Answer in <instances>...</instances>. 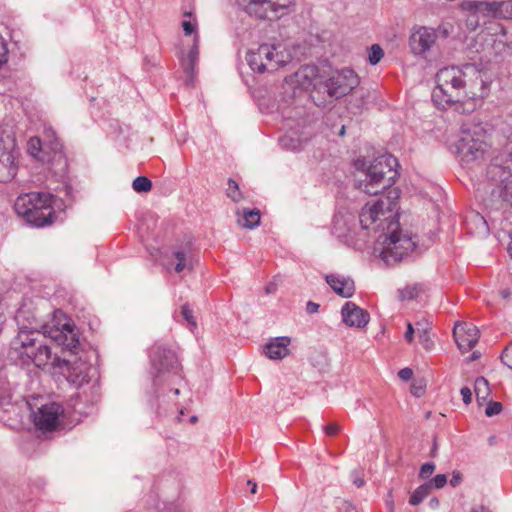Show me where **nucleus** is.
Listing matches in <instances>:
<instances>
[{
  "instance_id": "13",
  "label": "nucleus",
  "mask_w": 512,
  "mask_h": 512,
  "mask_svg": "<svg viewBox=\"0 0 512 512\" xmlns=\"http://www.w3.org/2000/svg\"><path fill=\"white\" fill-rule=\"evenodd\" d=\"M293 0H241L244 10L259 19H275L286 14Z\"/></svg>"
},
{
  "instance_id": "3",
  "label": "nucleus",
  "mask_w": 512,
  "mask_h": 512,
  "mask_svg": "<svg viewBox=\"0 0 512 512\" xmlns=\"http://www.w3.org/2000/svg\"><path fill=\"white\" fill-rule=\"evenodd\" d=\"M397 164V159L390 154L380 155L372 161L357 157L353 161L356 188L365 194L377 195L395 182Z\"/></svg>"
},
{
  "instance_id": "25",
  "label": "nucleus",
  "mask_w": 512,
  "mask_h": 512,
  "mask_svg": "<svg viewBox=\"0 0 512 512\" xmlns=\"http://www.w3.org/2000/svg\"><path fill=\"white\" fill-rule=\"evenodd\" d=\"M416 330L419 335V339L422 342L425 349L429 350L432 347V341L428 336L430 330V323L426 319H422L416 322Z\"/></svg>"
},
{
  "instance_id": "5",
  "label": "nucleus",
  "mask_w": 512,
  "mask_h": 512,
  "mask_svg": "<svg viewBox=\"0 0 512 512\" xmlns=\"http://www.w3.org/2000/svg\"><path fill=\"white\" fill-rule=\"evenodd\" d=\"M54 201L50 193H23L17 197L14 209L26 223L35 227H44L54 222Z\"/></svg>"
},
{
  "instance_id": "8",
  "label": "nucleus",
  "mask_w": 512,
  "mask_h": 512,
  "mask_svg": "<svg viewBox=\"0 0 512 512\" xmlns=\"http://www.w3.org/2000/svg\"><path fill=\"white\" fill-rule=\"evenodd\" d=\"M250 68L258 73L273 72L292 60L291 52L282 44H262L246 55Z\"/></svg>"
},
{
  "instance_id": "57",
  "label": "nucleus",
  "mask_w": 512,
  "mask_h": 512,
  "mask_svg": "<svg viewBox=\"0 0 512 512\" xmlns=\"http://www.w3.org/2000/svg\"><path fill=\"white\" fill-rule=\"evenodd\" d=\"M248 485H251V493L255 494L257 491V484L255 482H252L251 480H248Z\"/></svg>"
},
{
  "instance_id": "17",
  "label": "nucleus",
  "mask_w": 512,
  "mask_h": 512,
  "mask_svg": "<svg viewBox=\"0 0 512 512\" xmlns=\"http://www.w3.org/2000/svg\"><path fill=\"white\" fill-rule=\"evenodd\" d=\"M182 27L185 35H191L195 33L192 48L190 49L187 56L182 57L180 60L184 71L188 75L193 76L199 58V36L196 33L197 23L195 20H184L182 22Z\"/></svg>"
},
{
  "instance_id": "53",
  "label": "nucleus",
  "mask_w": 512,
  "mask_h": 512,
  "mask_svg": "<svg viewBox=\"0 0 512 512\" xmlns=\"http://www.w3.org/2000/svg\"><path fill=\"white\" fill-rule=\"evenodd\" d=\"M460 482H461V475H460V473H458V472L457 473H453V476L450 479L451 486L456 487V486H458L460 484Z\"/></svg>"
},
{
  "instance_id": "50",
  "label": "nucleus",
  "mask_w": 512,
  "mask_h": 512,
  "mask_svg": "<svg viewBox=\"0 0 512 512\" xmlns=\"http://www.w3.org/2000/svg\"><path fill=\"white\" fill-rule=\"evenodd\" d=\"M339 512H358L356 507L350 502H343L339 508Z\"/></svg>"
},
{
  "instance_id": "19",
  "label": "nucleus",
  "mask_w": 512,
  "mask_h": 512,
  "mask_svg": "<svg viewBox=\"0 0 512 512\" xmlns=\"http://www.w3.org/2000/svg\"><path fill=\"white\" fill-rule=\"evenodd\" d=\"M464 8L478 13L484 21L490 18L503 19L504 1H469Z\"/></svg>"
},
{
  "instance_id": "46",
  "label": "nucleus",
  "mask_w": 512,
  "mask_h": 512,
  "mask_svg": "<svg viewBox=\"0 0 512 512\" xmlns=\"http://www.w3.org/2000/svg\"><path fill=\"white\" fill-rule=\"evenodd\" d=\"M324 430H325V433L327 435L333 436V435H336L339 432L340 427L336 423H330V424L325 426Z\"/></svg>"
},
{
  "instance_id": "38",
  "label": "nucleus",
  "mask_w": 512,
  "mask_h": 512,
  "mask_svg": "<svg viewBox=\"0 0 512 512\" xmlns=\"http://www.w3.org/2000/svg\"><path fill=\"white\" fill-rule=\"evenodd\" d=\"M501 410H502L501 403L491 401L488 403V405L485 409V414L487 416L491 417V416L499 414L501 412Z\"/></svg>"
},
{
  "instance_id": "41",
  "label": "nucleus",
  "mask_w": 512,
  "mask_h": 512,
  "mask_svg": "<svg viewBox=\"0 0 512 512\" xmlns=\"http://www.w3.org/2000/svg\"><path fill=\"white\" fill-rule=\"evenodd\" d=\"M501 360L506 366L512 369V343L502 353Z\"/></svg>"
},
{
  "instance_id": "58",
  "label": "nucleus",
  "mask_w": 512,
  "mask_h": 512,
  "mask_svg": "<svg viewBox=\"0 0 512 512\" xmlns=\"http://www.w3.org/2000/svg\"><path fill=\"white\" fill-rule=\"evenodd\" d=\"M479 358V353L478 352H473L472 355L470 356V361H474L476 359Z\"/></svg>"
},
{
  "instance_id": "28",
  "label": "nucleus",
  "mask_w": 512,
  "mask_h": 512,
  "mask_svg": "<svg viewBox=\"0 0 512 512\" xmlns=\"http://www.w3.org/2000/svg\"><path fill=\"white\" fill-rule=\"evenodd\" d=\"M431 484L420 485L410 496L409 503L413 506L420 504L430 493Z\"/></svg>"
},
{
  "instance_id": "55",
  "label": "nucleus",
  "mask_w": 512,
  "mask_h": 512,
  "mask_svg": "<svg viewBox=\"0 0 512 512\" xmlns=\"http://www.w3.org/2000/svg\"><path fill=\"white\" fill-rule=\"evenodd\" d=\"M471 512H491L488 508L484 506H475L471 509Z\"/></svg>"
},
{
  "instance_id": "56",
  "label": "nucleus",
  "mask_w": 512,
  "mask_h": 512,
  "mask_svg": "<svg viewBox=\"0 0 512 512\" xmlns=\"http://www.w3.org/2000/svg\"><path fill=\"white\" fill-rule=\"evenodd\" d=\"M499 294H500V296H501L503 299H508V298L510 297L511 292H510V290H509V289L505 288V289L500 290V291H499Z\"/></svg>"
},
{
  "instance_id": "24",
  "label": "nucleus",
  "mask_w": 512,
  "mask_h": 512,
  "mask_svg": "<svg viewBox=\"0 0 512 512\" xmlns=\"http://www.w3.org/2000/svg\"><path fill=\"white\" fill-rule=\"evenodd\" d=\"M237 223L247 229H253L260 223V212L258 209H242L237 211Z\"/></svg>"
},
{
  "instance_id": "34",
  "label": "nucleus",
  "mask_w": 512,
  "mask_h": 512,
  "mask_svg": "<svg viewBox=\"0 0 512 512\" xmlns=\"http://www.w3.org/2000/svg\"><path fill=\"white\" fill-rule=\"evenodd\" d=\"M418 286H407L401 290H399V298L401 300H412L416 298L419 294Z\"/></svg>"
},
{
  "instance_id": "30",
  "label": "nucleus",
  "mask_w": 512,
  "mask_h": 512,
  "mask_svg": "<svg viewBox=\"0 0 512 512\" xmlns=\"http://www.w3.org/2000/svg\"><path fill=\"white\" fill-rule=\"evenodd\" d=\"M132 188L138 193L149 192L152 188V182L145 176H139L133 180Z\"/></svg>"
},
{
  "instance_id": "47",
  "label": "nucleus",
  "mask_w": 512,
  "mask_h": 512,
  "mask_svg": "<svg viewBox=\"0 0 512 512\" xmlns=\"http://www.w3.org/2000/svg\"><path fill=\"white\" fill-rule=\"evenodd\" d=\"M398 376L400 377V379L408 381L412 378L413 371L410 368H403L398 372Z\"/></svg>"
},
{
  "instance_id": "35",
  "label": "nucleus",
  "mask_w": 512,
  "mask_h": 512,
  "mask_svg": "<svg viewBox=\"0 0 512 512\" xmlns=\"http://www.w3.org/2000/svg\"><path fill=\"white\" fill-rule=\"evenodd\" d=\"M45 135L47 138V143L49 145V148L55 153L60 151L61 145H60L57 137L55 136V132L51 128H48L45 130Z\"/></svg>"
},
{
  "instance_id": "36",
  "label": "nucleus",
  "mask_w": 512,
  "mask_h": 512,
  "mask_svg": "<svg viewBox=\"0 0 512 512\" xmlns=\"http://www.w3.org/2000/svg\"><path fill=\"white\" fill-rule=\"evenodd\" d=\"M480 15L475 13L474 11H468V16L466 20L467 28L471 31L476 30L480 26Z\"/></svg>"
},
{
  "instance_id": "42",
  "label": "nucleus",
  "mask_w": 512,
  "mask_h": 512,
  "mask_svg": "<svg viewBox=\"0 0 512 512\" xmlns=\"http://www.w3.org/2000/svg\"><path fill=\"white\" fill-rule=\"evenodd\" d=\"M431 487L434 486L437 489L444 487L447 483V477L445 474L436 475L430 482Z\"/></svg>"
},
{
  "instance_id": "10",
  "label": "nucleus",
  "mask_w": 512,
  "mask_h": 512,
  "mask_svg": "<svg viewBox=\"0 0 512 512\" xmlns=\"http://www.w3.org/2000/svg\"><path fill=\"white\" fill-rule=\"evenodd\" d=\"M318 84V68L314 65L303 66L285 78L282 86L283 100L288 102L299 98L310 88L316 89Z\"/></svg>"
},
{
  "instance_id": "62",
  "label": "nucleus",
  "mask_w": 512,
  "mask_h": 512,
  "mask_svg": "<svg viewBox=\"0 0 512 512\" xmlns=\"http://www.w3.org/2000/svg\"><path fill=\"white\" fill-rule=\"evenodd\" d=\"M174 394H175V395H178V394H179V389H175V390H174Z\"/></svg>"
},
{
  "instance_id": "43",
  "label": "nucleus",
  "mask_w": 512,
  "mask_h": 512,
  "mask_svg": "<svg viewBox=\"0 0 512 512\" xmlns=\"http://www.w3.org/2000/svg\"><path fill=\"white\" fill-rule=\"evenodd\" d=\"M425 385L422 382H415L411 387V393L416 397H421L424 394Z\"/></svg>"
},
{
  "instance_id": "51",
  "label": "nucleus",
  "mask_w": 512,
  "mask_h": 512,
  "mask_svg": "<svg viewBox=\"0 0 512 512\" xmlns=\"http://www.w3.org/2000/svg\"><path fill=\"white\" fill-rule=\"evenodd\" d=\"M318 309H319V304L312 302V301L307 302V306H306L307 313L314 314V313L318 312Z\"/></svg>"
},
{
  "instance_id": "1",
  "label": "nucleus",
  "mask_w": 512,
  "mask_h": 512,
  "mask_svg": "<svg viewBox=\"0 0 512 512\" xmlns=\"http://www.w3.org/2000/svg\"><path fill=\"white\" fill-rule=\"evenodd\" d=\"M15 320L18 333L10 344V360L38 368L50 364L76 386L88 382L91 366L79 355L80 341L71 321L64 319L52 327L42 326L35 317H27L24 308L17 311Z\"/></svg>"
},
{
  "instance_id": "9",
  "label": "nucleus",
  "mask_w": 512,
  "mask_h": 512,
  "mask_svg": "<svg viewBox=\"0 0 512 512\" xmlns=\"http://www.w3.org/2000/svg\"><path fill=\"white\" fill-rule=\"evenodd\" d=\"M482 127H462V136L457 143V151L465 165L481 163L489 152L488 144L482 139Z\"/></svg>"
},
{
  "instance_id": "27",
  "label": "nucleus",
  "mask_w": 512,
  "mask_h": 512,
  "mask_svg": "<svg viewBox=\"0 0 512 512\" xmlns=\"http://www.w3.org/2000/svg\"><path fill=\"white\" fill-rule=\"evenodd\" d=\"M47 145V143L45 142V144H42V141L40 140V138L38 137H31L28 141V145H27V150H28V153L41 160V161H44L45 158L44 156H42L41 154L43 153V150H44V147Z\"/></svg>"
},
{
  "instance_id": "2",
  "label": "nucleus",
  "mask_w": 512,
  "mask_h": 512,
  "mask_svg": "<svg viewBox=\"0 0 512 512\" xmlns=\"http://www.w3.org/2000/svg\"><path fill=\"white\" fill-rule=\"evenodd\" d=\"M435 79L432 100L442 109L455 105L456 110L472 112L490 92L491 81L487 74L473 64L443 67Z\"/></svg>"
},
{
  "instance_id": "20",
  "label": "nucleus",
  "mask_w": 512,
  "mask_h": 512,
  "mask_svg": "<svg viewBox=\"0 0 512 512\" xmlns=\"http://www.w3.org/2000/svg\"><path fill=\"white\" fill-rule=\"evenodd\" d=\"M341 314L343 322L350 327L363 328L369 322V314L353 302H346Z\"/></svg>"
},
{
  "instance_id": "26",
  "label": "nucleus",
  "mask_w": 512,
  "mask_h": 512,
  "mask_svg": "<svg viewBox=\"0 0 512 512\" xmlns=\"http://www.w3.org/2000/svg\"><path fill=\"white\" fill-rule=\"evenodd\" d=\"M474 391L478 402L486 401L490 394L488 381L484 377H478L475 380Z\"/></svg>"
},
{
  "instance_id": "40",
  "label": "nucleus",
  "mask_w": 512,
  "mask_h": 512,
  "mask_svg": "<svg viewBox=\"0 0 512 512\" xmlns=\"http://www.w3.org/2000/svg\"><path fill=\"white\" fill-rule=\"evenodd\" d=\"M488 29L490 30L492 36L505 37L506 35L504 26L499 23H491Z\"/></svg>"
},
{
  "instance_id": "21",
  "label": "nucleus",
  "mask_w": 512,
  "mask_h": 512,
  "mask_svg": "<svg viewBox=\"0 0 512 512\" xmlns=\"http://www.w3.org/2000/svg\"><path fill=\"white\" fill-rule=\"evenodd\" d=\"M290 344L287 336L271 338L264 346V354L271 360H282L289 354Z\"/></svg>"
},
{
  "instance_id": "15",
  "label": "nucleus",
  "mask_w": 512,
  "mask_h": 512,
  "mask_svg": "<svg viewBox=\"0 0 512 512\" xmlns=\"http://www.w3.org/2000/svg\"><path fill=\"white\" fill-rule=\"evenodd\" d=\"M438 34L434 28L414 26L409 36V47L413 55L426 57L435 45Z\"/></svg>"
},
{
  "instance_id": "39",
  "label": "nucleus",
  "mask_w": 512,
  "mask_h": 512,
  "mask_svg": "<svg viewBox=\"0 0 512 512\" xmlns=\"http://www.w3.org/2000/svg\"><path fill=\"white\" fill-rule=\"evenodd\" d=\"M8 61V48L4 38L0 35V67Z\"/></svg>"
},
{
  "instance_id": "48",
  "label": "nucleus",
  "mask_w": 512,
  "mask_h": 512,
  "mask_svg": "<svg viewBox=\"0 0 512 512\" xmlns=\"http://www.w3.org/2000/svg\"><path fill=\"white\" fill-rule=\"evenodd\" d=\"M414 333H415V329H414L412 323L408 322L407 323V330H406L405 335H404V337H405L407 342L411 343L413 341Z\"/></svg>"
},
{
  "instance_id": "31",
  "label": "nucleus",
  "mask_w": 512,
  "mask_h": 512,
  "mask_svg": "<svg viewBox=\"0 0 512 512\" xmlns=\"http://www.w3.org/2000/svg\"><path fill=\"white\" fill-rule=\"evenodd\" d=\"M384 56V51L378 44H373L368 52V61L371 65L378 64Z\"/></svg>"
},
{
  "instance_id": "32",
  "label": "nucleus",
  "mask_w": 512,
  "mask_h": 512,
  "mask_svg": "<svg viewBox=\"0 0 512 512\" xmlns=\"http://www.w3.org/2000/svg\"><path fill=\"white\" fill-rule=\"evenodd\" d=\"M181 314L188 324L190 331H194L197 328V322L193 315V311L190 309L188 304H184L181 307Z\"/></svg>"
},
{
  "instance_id": "59",
  "label": "nucleus",
  "mask_w": 512,
  "mask_h": 512,
  "mask_svg": "<svg viewBox=\"0 0 512 512\" xmlns=\"http://www.w3.org/2000/svg\"><path fill=\"white\" fill-rule=\"evenodd\" d=\"M508 251H509L510 256L512 257V238H511V241L508 246Z\"/></svg>"
},
{
  "instance_id": "4",
  "label": "nucleus",
  "mask_w": 512,
  "mask_h": 512,
  "mask_svg": "<svg viewBox=\"0 0 512 512\" xmlns=\"http://www.w3.org/2000/svg\"><path fill=\"white\" fill-rule=\"evenodd\" d=\"M509 126L511 131L506 136V143L503 149L493 150L486 174L495 185L491 194L505 201L512 199V119Z\"/></svg>"
},
{
  "instance_id": "14",
  "label": "nucleus",
  "mask_w": 512,
  "mask_h": 512,
  "mask_svg": "<svg viewBox=\"0 0 512 512\" xmlns=\"http://www.w3.org/2000/svg\"><path fill=\"white\" fill-rule=\"evenodd\" d=\"M358 84L359 79L355 72L345 68L330 77L323 88L330 97L340 98L350 93Z\"/></svg>"
},
{
  "instance_id": "45",
  "label": "nucleus",
  "mask_w": 512,
  "mask_h": 512,
  "mask_svg": "<svg viewBox=\"0 0 512 512\" xmlns=\"http://www.w3.org/2000/svg\"><path fill=\"white\" fill-rule=\"evenodd\" d=\"M461 393V396H462V399H463V402L465 404H469L471 403L472 401V392L470 390V388L468 387H463L460 391Z\"/></svg>"
},
{
  "instance_id": "52",
  "label": "nucleus",
  "mask_w": 512,
  "mask_h": 512,
  "mask_svg": "<svg viewBox=\"0 0 512 512\" xmlns=\"http://www.w3.org/2000/svg\"><path fill=\"white\" fill-rule=\"evenodd\" d=\"M352 481H353V484L355 486H357L358 488L363 487L365 484L364 480L359 476V474L357 472L353 473Z\"/></svg>"
},
{
  "instance_id": "33",
  "label": "nucleus",
  "mask_w": 512,
  "mask_h": 512,
  "mask_svg": "<svg viewBox=\"0 0 512 512\" xmlns=\"http://www.w3.org/2000/svg\"><path fill=\"white\" fill-rule=\"evenodd\" d=\"M227 196L234 202H239L242 199V194L239 190V186L232 179L228 180Z\"/></svg>"
},
{
  "instance_id": "44",
  "label": "nucleus",
  "mask_w": 512,
  "mask_h": 512,
  "mask_svg": "<svg viewBox=\"0 0 512 512\" xmlns=\"http://www.w3.org/2000/svg\"><path fill=\"white\" fill-rule=\"evenodd\" d=\"M503 19H512V0L504 1Z\"/></svg>"
},
{
  "instance_id": "29",
  "label": "nucleus",
  "mask_w": 512,
  "mask_h": 512,
  "mask_svg": "<svg viewBox=\"0 0 512 512\" xmlns=\"http://www.w3.org/2000/svg\"><path fill=\"white\" fill-rule=\"evenodd\" d=\"M279 143L282 148L286 150L296 151L302 146V140L300 138H294L290 134H285L279 139Z\"/></svg>"
},
{
  "instance_id": "23",
  "label": "nucleus",
  "mask_w": 512,
  "mask_h": 512,
  "mask_svg": "<svg viewBox=\"0 0 512 512\" xmlns=\"http://www.w3.org/2000/svg\"><path fill=\"white\" fill-rule=\"evenodd\" d=\"M173 258L176 260L174 270L180 273L184 270H191L194 265V255L190 246L186 245L173 250Z\"/></svg>"
},
{
  "instance_id": "11",
  "label": "nucleus",
  "mask_w": 512,
  "mask_h": 512,
  "mask_svg": "<svg viewBox=\"0 0 512 512\" xmlns=\"http://www.w3.org/2000/svg\"><path fill=\"white\" fill-rule=\"evenodd\" d=\"M18 148L12 129H0V182H9L18 171Z\"/></svg>"
},
{
  "instance_id": "7",
  "label": "nucleus",
  "mask_w": 512,
  "mask_h": 512,
  "mask_svg": "<svg viewBox=\"0 0 512 512\" xmlns=\"http://www.w3.org/2000/svg\"><path fill=\"white\" fill-rule=\"evenodd\" d=\"M416 244L414 236L402 230L397 220L389 222L388 230L379 235L375 251L386 264L393 265L413 252Z\"/></svg>"
},
{
  "instance_id": "22",
  "label": "nucleus",
  "mask_w": 512,
  "mask_h": 512,
  "mask_svg": "<svg viewBox=\"0 0 512 512\" xmlns=\"http://www.w3.org/2000/svg\"><path fill=\"white\" fill-rule=\"evenodd\" d=\"M327 284L338 295L349 298L355 291V285L352 279L346 278L337 274H330L326 276Z\"/></svg>"
},
{
  "instance_id": "12",
  "label": "nucleus",
  "mask_w": 512,
  "mask_h": 512,
  "mask_svg": "<svg viewBox=\"0 0 512 512\" xmlns=\"http://www.w3.org/2000/svg\"><path fill=\"white\" fill-rule=\"evenodd\" d=\"M151 373L153 382L158 385L170 373H176L179 362L174 351L164 345L156 344L151 350Z\"/></svg>"
},
{
  "instance_id": "61",
  "label": "nucleus",
  "mask_w": 512,
  "mask_h": 512,
  "mask_svg": "<svg viewBox=\"0 0 512 512\" xmlns=\"http://www.w3.org/2000/svg\"><path fill=\"white\" fill-rule=\"evenodd\" d=\"M196 420H197L196 416H192V417H191V422H192V423L196 422Z\"/></svg>"
},
{
  "instance_id": "60",
  "label": "nucleus",
  "mask_w": 512,
  "mask_h": 512,
  "mask_svg": "<svg viewBox=\"0 0 512 512\" xmlns=\"http://www.w3.org/2000/svg\"><path fill=\"white\" fill-rule=\"evenodd\" d=\"M344 133H345V126H342L339 134L340 135H344Z\"/></svg>"
},
{
  "instance_id": "54",
  "label": "nucleus",
  "mask_w": 512,
  "mask_h": 512,
  "mask_svg": "<svg viewBox=\"0 0 512 512\" xmlns=\"http://www.w3.org/2000/svg\"><path fill=\"white\" fill-rule=\"evenodd\" d=\"M428 505L431 509H437L440 506V502L437 498L434 497V498L430 499Z\"/></svg>"
},
{
  "instance_id": "6",
  "label": "nucleus",
  "mask_w": 512,
  "mask_h": 512,
  "mask_svg": "<svg viewBox=\"0 0 512 512\" xmlns=\"http://www.w3.org/2000/svg\"><path fill=\"white\" fill-rule=\"evenodd\" d=\"M399 191L391 189L386 196L366 203L359 214V222L363 229L384 233L388 223L398 220Z\"/></svg>"
},
{
  "instance_id": "18",
  "label": "nucleus",
  "mask_w": 512,
  "mask_h": 512,
  "mask_svg": "<svg viewBox=\"0 0 512 512\" xmlns=\"http://www.w3.org/2000/svg\"><path fill=\"white\" fill-rule=\"evenodd\" d=\"M453 335L458 348L462 352L471 350L479 340V330L472 323H457L453 329Z\"/></svg>"
},
{
  "instance_id": "49",
  "label": "nucleus",
  "mask_w": 512,
  "mask_h": 512,
  "mask_svg": "<svg viewBox=\"0 0 512 512\" xmlns=\"http://www.w3.org/2000/svg\"><path fill=\"white\" fill-rule=\"evenodd\" d=\"M11 402V395L10 393L5 390L0 394V407H5L6 405H9Z\"/></svg>"
},
{
  "instance_id": "37",
  "label": "nucleus",
  "mask_w": 512,
  "mask_h": 512,
  "mask_svg": "<svg viewBox=\"0 0 512 512\" xmlns=\"http://www.w3.org/2000/svg\"><path fill=\"white\" fill-rule=\"evenodd\" d=\"M435 470V465L432 462L424 463L419 471V477L421 479H427L429 478Z\"/></svg>"
},
{
  "instance_id": "16",
  "label": "nucleus",
  "mask_w": 512,
  "mask_h": 512,
  "mask_svg": "<svg viewBox=\"0 0 512 512\" xmlns=\"http://www.w3.org/2000/svg\"><path fill=\"white\" fill-rule=\"evenodd\" d=\"M63 412L62 406L58 403H48L33 413V422L39 430L52 431L58 427Z\"/></svg>"
}]
</instances>
